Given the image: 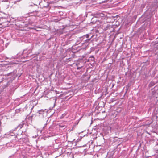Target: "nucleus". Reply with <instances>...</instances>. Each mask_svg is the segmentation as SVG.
<instances>
[{"mask_svg": "<svg viewBox=\"0 0 158 158\" xmlns=\"http://www.w3.org/2000/svg\"><path fill=\"white\" fill-rule=\"evenodd\" d=\"M88 41H89V40H90V39H88Z\"/></svg>", "mask_w": 158, "mask_h": 158, "instance_id": "nucleus-6", "label": "nucleus"}, {"mask_svg": "<svg viewBox=\"0 0 158 158\" xmlns=\"http://www.w3.org/2000/svg\"><path fill=\"white\" fill-rule=\"evenodd\" d=\"M70 155H71V156H72V158H74V156L73 154H70Z\"/></svg>", "mask_w": 158, "mask_h": 158, "instance_id": "nucleus-4", "label": "nucleus"}, {"mask_svg": "<svg viewBox=\"0 0 158 158\" xmlns=\"http://www.w3.org/2000/svg\"><path fill=\"white\" fill-rule=\"evenodd\" d=\"M86 38H88L89 37V35L88 34H87L85 36Z\"/></svg>", "mask_w": 158, "mask_h": 158, "instance_id": "nucleus-3", "label": "nucleus"}, {"mask_svg": "<svg viewBox=\"0 0 158 158\" xmlns=\"http://www.w3.org/2000/svg\"><path fill=\"white\" fill-rule=\"evenodd\" d=\"M90 58H91V60H94V57L93 56H92L91 57H89Z\"/></svg>", "mask_w": 158, "mask_h": 158, "instance_id": "nucleus-1", "label": "nucleus"}, {"mask_svg": "<svg viewBox=\"0 0 158 158\" xmlns=\"http://www.w3.org/2000/svg\"><path fill=\"white\" fill-rule=\"evenodd\" d=\"M81 67H78V68H77V69H81Z\"/></svg>", "mask_w": 158, "mask_h": 158, "instance_id": "nucleus-5", "label": "nucleus"}, {"mask_svg": "<svg viewBox=\"0 0 158 158\" xmlns=\"http://www.w3.org/2000/svg\"><path fill=\"white\" fill-rule=\"evenodd\" d=\"M118 0H112V2L114 3L115 2H117Z\"/></svg>", "mask_w": 158, "mask_h": 158, "instance_id": "nucleus-2", "label": "nucleus"}, {"mask_svg": "<svg viewBox=\"0 0 158 158\" xmlns=\"http://www.w3.org/2000/svg\"><path fill=\"white\" fill-rule=\"evenodd\" d=\"M31 29H35V28H32Z\"/></svg>", "mask_w": 158, "mask_h": 158, "instance_id": "nucleus-7", "label": "nucleus"}]
</instances>
